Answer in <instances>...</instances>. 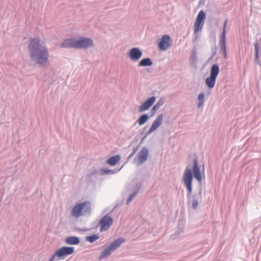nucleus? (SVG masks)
<instances>
[{"label": "nucleus", "instance_id": "obj_3", "mask_svg": "<svg viewBox=\"0 0 261 261\" xmlns=\"http://www.w3.org/2000/svg\"><path fill=\"white\" fill-rule=\"evenodd\" d=\"M74 251V248L73 247L64 246L61 247L56 250L49 261H54L56 257L59 258L64 259L65 256L73 254Z\"/></svg>", "mask_w": 261, "mask_h": 261}, {"label": "nucleus", "instance_id": "obj_12", "mask_svg": "<svg viewBox=\"0 0 261 261\" xmlns=\"http://www.w3.org/2000/svg\"><path fill=\"white\" fill-rule=\"evenodd\" d=\"M155 101V97L152 96L147 99L139 107V112H143L148 110Z\"/></svg>", "mask_w": 261, "mask_h": 261}, {"label": "nucleus", "instance_id": "obj_24", "mask_svg": "<svg viewBox=\"0 0 261 261\" xmlns=\"http://www.w3.org/2000/svg\"><path fill=\"white\" fill-rule=\"evenodd\" d=\"M204 99V94L203 93H200L198 95V99L199 101V102L198 106L199 108H200L203 105Z\"/></svg>", "mask_w": 261, "mask_h": 261}, {"label": "nucleus", "instance_id": "obj_8", "mask_svg": "<svg viewBox=\"0 0 261 261\" xmlns=\"http://www.w3.org/2000/svg\"><path fill=\"white\" fill-rule=\"evenodd\" d=\"M93 45V41L90 38H81L76 40V48H87Z\"/></svg>", "mask_w": 261, "mask_h": 261}, {"label": "nucleus", "instance_id": "obj_31", "mask_svg": "<svg viewBox=\"0 0 261 261\" xmlns=\"http://www.w3.org/2000/svg\"><path fill=\"white\" fill-rule=\"evenodd\" d=\"M111 172V171H110V170H109V171H106V173H109V172Z\"/></svg>", "mask_w": 261, "mask_h": 261}, {"label": "nucleus", "instance_id": "obj_19", "mask_svg": "<svg viewBox=\"0 0 261 261\" xmlns=\"http://www.w3.org/2000/svg\"><path fill=\"white\" fill-rule=\"evenodd\" d=\"M152 64V62L149 58L142 59L139 63V66H149Z\"/></svg>", "mask_w": 261, "mask_h": 261}, {"label": "nucleus", "instance_id": "obj_13", "mask_svg": "<svg viewBox=\"0 0 261 261\" xmlns=\"http://www.w3.org/2000/svg\"><path fill=\"white\" fill-rule=\"evenodd\" d=\"M142 53L141 50L137 47L132 48L129 52L128 56L133 61H137L141 57Z\"/></svg>", "mask_w": 261, "mask_h": 261}, {"label": "nucleus", "instance_id": "obj_15", "mask_svg": "<svg viewBox=\"0 0 261 261\" xmlns=\"http://www.w3.org/2000/svg\"><path fill=\"white\" fill-rule=\"evenodd\" d=\"M163 122V115H160L153 122L148 133H151L161 125Z\"/></svg>", "mask_w": 261, "mask_h": 261}, {"label": "nucleus", "instance_id": "obj_4", "mask_svg": "<svg viewBox=\"0 0 261 261\" xmlns=\"http://www.w3.org/2000/svg\"><path fill=\"white\" fill-rule=\"evenodd\" d=\"M219 72V67L217 64L213 65L211 69L210 76L206 79L205 83L210 88L215 86L216 78Z\"/></svg>", "mask_w": 261, "mask_h": 261}, {"label": "nucleus", "instance_id": "obj_6", "mask_svg": "<svg viewBox=\"0 0 261 261\" xmlns=\"http://www.w3.org/2000/svg\"><path fill=\"white\" fill-rule=\"evenodd\" d=\"M205 18V14L203 11H200L195 20L194 26V32L196 34L199 31L201 30L203 26L204 20Z\"/></svg>", "mask_w": 261, "mask_h": 261}, {"label": "nucleus", "instance_id": "obj_17", "mask_svg": "<svg viewBox=\"0 0 261 261\" xmlns=\"http://www.w3.org/2000/svg\"><path fill=\"white\" fill-rule=\"evenodd\" d=\"M120 160V156L119 155H116L110 158L107 161V163L111 166H114L116 165Z\"/></svg>", "mask_w": 261, "mask_h": 261}, {"label": "nucleus", "instance_id": "obj_29", "mask_svg": "<svg viewBox=\"0 0 261 261\" xmlns=\"http://www.w3.org/2000/svg\"><path fill=\"white\" fill-rule=\"evenodd\" d=\"M163 103V101L161 100H160V101H159L155 105H158L159 106V108H160V107L162 105V104Z\"/></svg>", "mask_w": 261, "mask_h": 261}, {"label": "nucleus", "instance_id": "obj_1", "mask_svg": "<svg viewBox=\"0 0 261 261\" xmlns=\"http://www.w3.org/2000/svg\"><path fill=\"white\" fill-rule=\"evenodd\" d=\"M31 59L40 65L47 63L49 54L45 43L39 38H32L29 44Z\"/></svg>", "mask_w": 261, "mask_h": 261}, {"label": "nucleus", "instance_id": "obj_18", "mask_svg": "<svg viewBox=\"0 0 261 261\" xmlns=\"http://www.w3.org/2000/svg\"><path fill=\"white\" fill-rule=\"evenodd\" d=\"M65 242L69 245H77L80 243V240L76 237H68L66 238Z\"/></svg>", "mask_w": 261, "mask_h": 261}, {"label": "nucleus", "instance_id": "obj_7", "mask_svg": "<svg viewBox=\"0 0 261 261\" xmlns=\"http://www.w3.org/2000/svg\"><path fill=\"white\" fill-rule=\"evenodd\" d=\"M192 179L193 176L191 170L189 168L186 169L183 176V180L190 194L192 192Z\"/></svg>", "mask_w": 261, "mask_h": 261}, {"label": "nucleus", "instance_id": "obj_30", "mask_svg": "<svg viewBox=\"0 0 261 261\" xmlns=\"http://www.w3.org/2000/svg\"><path fill=\"white\" fill-rule=\"evenodd\" d=\"M222 54H223V55L224 56V58H227V53H226V50L223 51H222Z\"/></svg>", "mask_w": 261, "mask_h": 261}, {"label": "nucleus", "instance_id": "obj_22", "mask_svg": "<svg viewBox=\"0 0 261 261\" xmlns=\"http://www.w3.org/2000/svg\"><path fill=\"white\" fill-rule=\"evenodd\" d=\"M99 239V236L97 234H94L86 237V240L90 243H93Z\"/></svg>", "mask_w": 261, "mask_h": 261}, {"label": "nucleus", "instance_id": "obj_25", "mask_svg": "<svg viewBox=\"0 0 261 261\" xmlns=\"http://www.w3.org/2000/svg\"><path fill=\"white\" fill-rule=\"evenodd\" d=\"M227 23V20H225L224 24V26H223L222 34L221 37L225 38Z\"/></svg>", "mask_w": 261, "mask_h": 261}, {"label": "nucleus", "instance_id": "obj_14", "mask_svg": "<svg viewBox=\"0 0 261 261\" xmlns=\"http://www.w3.org/2000/svg\"><path fill=\"white\" fill-rule=\"evenodd\" d=\"M193 171L194 173V175L196 179L198 181L201 182L202 180V177L200 168L198 167L197 160L196 159H195L193 161Z\"/></svg>", "mask_w": 261, "mask_h": 261}, {"label": "nucleus", "instance_id": "obj_16", "mask_svg": "<svg viewBox=\"0 0 261 261\" xmlns=\"http://www.w3.org/2000/svg\"><path fill=\"white\" fill-rule=\"evenodd\" d=\"M62 48H75L76 39L69 38L65 40L61 44Z\"/></svg>", "mask_w": 261, "mask_h": 261}, {"label": "nucleus", "instance_id": "obj_26", "mask_svg": "<svg viewBox=\"0 0 261 261\" xmlns=\"http://www.w3.org/2000/svg\"><path fill=\"white\" fill-rule=\"evenodd\" d=\"M159 109V106L155 105L151 110L152 114L153 115Z\"/></svg>", "mask_w": 261, "mask_h": 261}, {"label": "nucleus", "instance_id": "obj_23", "mask_svg": "<svg viewBox=\"0 0 261 261\" xmlns=\"http://www.w3.org/2000/svg\"><path fill=\"white\" fill-rule=\"evenodd\" d=\"M254 48H255V60L256 62L258 61L259 60V47L257 43H254Z\"/></svg>", "mask_w": 261, "mask_h": 261}, {"label": "nucleus", "instance_id": "obj_28", "mask_svg": "<svg viewBox=\"0 0 261 261\" xmlns=\"http://www.w3.org/2000/svg\"><path fill=\"white\" fill-rule=\"evenodd\" d=\"M136 196V194H133L132 195H130L129 198H128L127 200V203H129L133 199V198Z\"/></svg>", "mask_w": 261, "mask_h": 261}, {"label": "nucleus", "instance_id": "obj_10", "mask_svg": "<svg viewBox=\"0 0 261 261\" xmlns=\"http://www.w3.org/2000/svg\"><path fill=\"white\" fill-rule=\"evenodd\" d=\"M113 223L112 218L109 216H104L100 221V224L101 225L100 231H103L108 229L110 226Z\"/></svg>", "mask_w": 261, "mask_h": 261}, {"label": "nucleus", "instance_id": "obj_9", "mask_svg": "<svg viewBox=\"0 0 261 261\" xmlns=\"http://www.w3.org/2000/svg\"><path fill=\"white\" fill-rule=\"evenodd\" d=\"M148 155V151L147 148H143L138 153V158L135 160V162L137 165L139 166L145 161Z\"/></svg>", "mask_w": 261, "mask_h": 261}, {"label": "nucleus", "instance_id": "obj_11", "mask_svg": "<svg viewBox=\"0 0 261 261\" xmlns=\"http://www.w3.org/2000/svg\"><path fill=\"white\" fill-rule=\"evenodd\" d=\"M172 44V41L169 35H165L159 44V48L162 50H165Z\"/></svg>", "mask_w": 261, "mask_h": 261}, {"label": "nucleus", "instance_id": "obj_5", "mask_svg": "<svg viewBox=\"0 0 261 261\" xmlns=\"http://www.w3.org/2000/svg\"><path fill=\"white\" fill-rule=\"evenodd\" d=\"M125 240L122 238H119L113 243H111L107 248H106L101 253L100 256V259L109 256L111 252L117 248L122 243L124 242Z\"/></svg>", "mask_w": 261, "mask_h": 261}, {"label": "nucleus", "instance_id": "obj_2", "mask_svg": "<svg viewBox=\"0 0 261 261\" xmlns=\"http://www.w3.org/2000/svg\"><path fill=\"white\" fill-rule=\"evenodd\" d=\"M91 210V205L89 201L76 204L71 210L72 216L75 218H79Z\"/></svg>", "mask_w": 261, "mask_h": 261}, {"label": "nucleus", "instance_id": "obj_21", "mask_svg": "<svg viewBox=\"0 0 261 261\" xmlns=\"http://www.w3.org/2000/svg\"><path fill=\"white\" fill-rule=\"evenodd\" d=\"M220 45L222 51L226 50L225 38L221 37Z\"/></svg>", "mask_w": 261, "mask_h": 261}, {"label": "nucleus", "instance_id": "obj_20", "mask_svg": "<svg viewBox=\"0 0 261 261\" xmlns=\"http://www.w3.org/2000/svg\"><path fill=\"white\" fill-rule=\"evenodd\" d=\"M148 119L149 117L147 114H143L138 118L137 122L139 125H142L146 122Z\"/></svg>", "mask_w": 261, "mask_h": 261}, {"label": "nucleus", "instance_id": "obj_27", "mask_svg": "<svg viewBox=\"0 0 261 261\" xmlns=\"http://www.w3.org/2000/svg\"><path fill=\"white\" fill-rule=\"evenodd\" d=\"M198 203L197 200H194L192 203V207L193 208L196 209L198 207Z\"/></svg>", "mask_w": 261, "mask_h": 261}]
</instances>
